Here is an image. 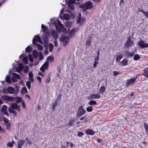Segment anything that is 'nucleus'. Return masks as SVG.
Instances as JSON below:
<instances>
[{
    "label": "nucleus",
    "instance_id": "1",
    "mask_svg": "<svg viewBox=\"0 0 148 148\" xmlns=\"http://www.w3.org/2000/svg\"><path fill=\"white\" fill-rule=\"evenodd\" d=\"M93 7L92 3L90 1H88L81 5V7L83 8L85 11L92 9Z\"/></svg>",
    "mask_w": 148,
    "mask_h": 148
},
{
    "label": "nucleus",
    "instance_id": "2",
    "mask_svg": "<svg viewBox=\"0 0 148 148\" xmlns=\"http://www.w3.org/2000/svg\"><path fill=\"white\" fill-rule=\"evenodd\" d=\"M86 112V110L84 109L83 106H81L78 108V111L76 113V117H79L84 114Z\"/></svg>",
    "mask_w": 148,
    "mask_h": 148
},
{
    "label": "nucleus",
    "instance_id": "3",
    "mask_svg": "<svg viewBox=\"0 0 148 148\" xmlns=\"http://www.w3.org/2000/svg\"><path fill=\"white\" fill-rule=\"evenodd\" d=\"M85 20V18L83 17L81 18V13L78 14L77 17L76 19L77 23H79L80 26L82 25Z\"/></svg>",
    "mask_w": 148,
    "mask_h": 148
},
{
    "label": "nucleus",
    "instance_id": "4",
    "mask_svg": "<svg viewBox=\"0 0 148 148\" xmlns=\"http://www.w3.org/2000/svg\"><path fill=\"white\" fill-rule=\"evenodd\" d=\"M137 45L142 48H147L148 47V44L145 43V42L142 40H141L138 42Z\"/></svg>",
    "mask_w": 148,
    "mask_h": 148
},
{
    "label": "nucleus",
    "instance_id": "5",
    "mask_svg": "<svg viewBox=\"0 0 148 148\" xmlns=\"http://www.w3.org/2000/svg\"><path fill=\"white\" fill-rule=\"evenodd\" d=\"M133 41L131 40L130 36H129L125 44V46L127 48L130 47L132 46Z\"/></svg>",
    "mask_w": 148,
    "mask_h": 148
},
{
    "label": "nucleus",
    "instance_id": "6",
    "mask_svg": "<svg viewBox=\"0 0 148 148\" xmlns=\"http://www.w3.org/2000/svg\"><path fill=\"white\" fill-rule=\"evenodd\" d=\"M75 2V0H69L67 3V5L69 8L72 10H74L75 8L73 5Z\"/></svg>",
    "mask_w": 148,
    "mask_h": 148
},
{
    "label": "nucleus",
    "instance_id": "7",
    "mask_svg": "<svg viewBox=\"0 0 148 148\" xmlns=\"http://www.w3.org/2000/svg\"><path fill=\"white\" fill-rule=\"evenodd\" d=\"M2 99L3 100H6L9 101H12L14 100V97L5 95H3L2 96Z\"/></svg>",
    "mask_w": 148,
    "mask_h": 148
},
{
    "label": "nucleus",
    "instance_id": "8",
    "mask_svg": "<svg viewBox=\"0 0 148 148\" xmlns=\"http://www.w3.org/2000/svg\"><path fill=\"white\" fill-rule=\"evenodd\" d=\"M137 78V77L135 78H133L130 79H127V80L126 83V86H128L129 85L134 83L136 81Z\"/></svg>",
    "mask_w": 148,
    "mask_h": 148
},
{
    "label": "nucleus",
    "instance_id": "9",
    "mask_svg": "<svg viewBox=\"0 0 148 148\" xmlns=\"http://www.w3.org/2000/svg\"><path fill=\"white\" fill-rule=\"evenodd\" d=\"M49 66V62H46L44 63L40 69V70L42 72H44L46 69H48Z\"/></svg>",
    "mask_w": 148,
    "mask_h": 148
},
{
    "label": "nucleus",
    "instance_id": "10",
    "mask_svg": "<svg viewBox=\"0 0 148 148\" xmlns=\"http://www.w3.org/2000/svg\"><path fill=\"white\" fill-rule=\"evenodd\" d=\"M11 107L14 110H17L19 112L20 111V106H18L16 103H13L11 104Z\"/></svg>",
    "mask_w": 148,
    "mask_h": 148
},
{
    "label": "nucleus",
    "instance_id": "11",
    "mask_svg": "<svg viewBox=\"0 0 148 148\" xmlns=\"http://www.w3.org/2000/svg\"><path fill=\"white\" fill-rule=\"evenodd\" d=\"M85 133L87 135H93L95 134V132L92 129H88L86 130Z\"/></svg>",
    "mask_w": 148,
    "mask_h": 148
},
{
    "label": "nucleus",
    "instance_id": "12",
    "mask_svg": "<svg viewBox=\"0 0 148 148\" xmlns=\"http://www.w3.org/2000/svg\"><path fill=\"white\" fill-rule=\"evenodd\" d=\"M7 107L5 105L2 106L1 110L2 112L7 116H9V114L7 111Z\"/></svg>",
    "mask_w": 148,
    "mask_h": 148
},
{
    "label": "nucleus",
    "instance_id": "13",
    "mask_svg": "<svg viewBox=\"0 0 148 148\" xmlns=\"http://www.w3.org/2000/svg\"><path fill=\"white\" fill-rule=\"evenodd\" d=\"M41 28L43 29V32L45 33L46 35H49V32L47 26H45L43 24H42L41 25Z\"/></svg>",
    "mask_w": 148,
    "mask_h": 148
},
{
    "label": "nucleus",
    "instance_id": "14",
    "mask_svg": "<svg viewBox=\"0 0 148 148\" xmlns=\"http://www.w3.org/2000/svg\"><path fill=\"white\" fill-rule=\"evenodd\" d=\"M51 35L55 39H57L58 37V35L56 31L54 29H52L51 31Z\"/></svg>",
    "mask_w": 148,
    "mask_h": 148
},
{
    "label": "nucleus",
    "instance_id": "15",
    "mask_svg": "<svg viewBox=\"0 0 148 148\" xmlns=\"http://www.w3.org/2000/svg\"><path fill=\"white\" fill-rule=\"evenodd\" d=\"M25 140H20L18 141V148H22V146L24 145Z\"/></svg>",
    "mask_w": 148,
    "mask_h": 148
},
{
    "label": "nucleus",
    "instance_id": "16",
    "mask_svg": "<svg viewBox=\"0 0 148 148\" xmlns=\"http://www.w3.org/2000/svg\"><path fill=\"white\" fill-rule=\"evenodd\" d=\"M7 90L9 93L11 94L14 93V88L11 86L8 87L7 89Z\"/></svg>",
    "mask_w": 148,
    "mask_h": 148
},
{
    "label": "nucleus",
    "instance_id": "17",
    "mask_svg": "<svg viewBox=\"0 0 148 148\" xmlns=\"http://www.w3.org/2000/svg\"><path fill=\"white\" fill-rule=\"evenodd\" d=\"M100 97V96L97 94H92L90 96V98L91 99H99Z\"/></svg>",
    "mask_w": 148,
    "mask_h": 148
},
{
    "label": "nucleus",
    "instance_id": "18",
    "mask_svg": "<svg viewBox=\"0 0 148 148\" xmlns=\"http://www.w3.org/2000/svg\"><path fill=\"white\" fill-rule=\"evenodd\" d=\"M143 75L146 77L148 78V68L144 69Z\"/></svg>",
    "mask_w": 148,
    "mask_h": 148
},
{
    "label": "nucleus",
    "instance_id": "19",
    "mask_svg": "<svg viewBox=\"0 0 148 148\" xmlns=\"http://www.w3.org/2000/svg\"><path fill=\"white\" fill-rule=\"evenodd\" d=\"M128 60L127 59H124L121 62V64L122 66H126L127 65Z\"/></svg>",
    "mask_w": 148,
    "mask_h": 148
},
{
    "label": "nucleus",
    "instance_id": "20",
    "mask_svg": "<svg viewBox=\"0 0 148 148\" xmlns=\"http://www.w3.org/2000/svg\"><path fill=\"white\" fill-rule=\"evenodd\" d=\"M36 40L37 41H38L39 43L41 44H42V42L41 40L40 37L38 35L36 36L33 39Z\"/></svg>",
    "mask_w": 148,
    "mask_h": 148
},
{
    "label": "nucleus",
    "instance_id": "21",
    "mask_svg": "<svg viewBox=\"0 0 148 148\" xmlns=\"http://www.w3.org/2000/svg\"><path fill=\"white\" fill-rule=\"evenodd\" d=\"M126 56L129 58L132 57L134 54L133 53H131L128 51H126L125 53Z\"/></svg>",
    "mask_w": 148,
    "mask_h": 148
},
{
    "label": "nucleus",
    "instance_id": "22",
    "mask_svg": "<svg viewBox=\"0 0 148 148\" xmlns=\"http://www.w3.org/2000/svg\"><path fill=\"white\" fill-rule=\"evenodd\" d=\"M32 55L34 58H36L38 55V53L37 51L35 50H34L32 52Z\"/></svg>",
    "mask_w": 148,
    "mask_h": 148
},
{
    "label": "nucleus",
    "instance_id": "23",
    "mask_svg": "<svg viewBox=\"0 0 148 148\" xmlns=\"http://www.w3.org/2000/svg\"><path fill=\"white\" fill-rule=\"evenodd\" d=\"M105 88L104 86H101L99 88V93L100 94H102L105 91Z\"/></svg>",
    "mask_w": 148,
    "mask_h": 148
},
{
    "label": "nucleus",
    "instance_id": "24",
    "mask_svg": "<svg viewBox=\"0 0 148 148\" xmlns=\"http://www.w3.org/2000/svg\"><path fill=\"white\" fill-rule=\"evenodd\" d=\"M88 104L89 105L91 106L97 105V103L95 100H91L88 102Z\"/></svg>",
    "mask_w": 148,
    "mask_h": 148
},
{
    "label": "nucleus",
    "instance_id": "25",
    "mask_svg": "<svg viewBox=\"0 0 148 148\" xmlns=\"http://www.w3.org/2000/svg\"><path fill=\"white\" fill-rule=\"evenodd\" d=\"M14 143V141L13 140H12V142H10V141L8 142L7 144V146L8 147H12L13 146V145Z\"/></svg>",
    "mask_w": 148,
    "mask_h": 148
},
{
    "label": "nucleus",
    "instance_id": "26",
    "mask_svg": "<svg viewBox=\"0 0 148 148\" xmlns=\"http://www.w3.org/2000/svg\"><path fill=\"white\" fill-rule=\"evenodd\" d=\"M16 102L17 103H19L21 102H22V98L21 97H17L15 98Z\"/></svg>",
    "mask_w": 148,
    "mask_h": 148
},
{
    "label": "nucleus",
    "instance_id": "27",
    "mask_svg": "<svg viewBox=\"0 0 148 148\" xmlns=\"http://www.w3.org/2000/svg\"><path fill=\"white\" fill-rule=\"evenodd\" d=\"M91 42V38H88L86 42V46H89L90 45Z\"/></svg>",
    "mask_w": 148,
    "mask_h": 148
},
{
    "label": "nucleus",
    "instance_id": "28",
    "mask_svg": "<svg viewBox=\"0 0 148 148\" xmlns=\"http://www.w3.org/2000/svg\"><path fill=\"white\" fill-rule=\"evenodd\" d=\"M32 47H30V46H28L25 49V51L28 53H30L32 51Z\"/></svg>",
    "mask_w": 148,
    "mask_h": 148
},
{
    "label": "nucleus",
    "instance_id": "29",
    "mask_svg": "<svg viewBox=\"0 0 148 148\" xmlns=\"http://www.w3.org/2000/svg\"><path fill=\"white\" fill-rule=\"evenodd\" d=\"M21 92L23 94L26 93L27 92V91L26 87H23L22 89Z\"/></svg>",
    "mask_w": 148,
    "mask_h": 148
},
{
    "label": "nucleus",
    "instance_id": "30",
    "mask_svg": "<svg viewBox=\"0 0 148 148\" xmlns=\"http://www.w3.org/2000/svg\"><path fill=\"white\" fill-rule=\"evenodd\" d=\"M12 75L14 77L16 78L17 79H21V77L20 76L16 73H13Z\"/></svg>",
    "mask_w": 148,
    "mask_h": 148
},
{
    "label": "nucleus",
    "instance_id": "31",
    "mask_svg": "<svg viewBox=\"0 0 148 148\" xmlns=\"http://www.w3.org/2000/svg\"><path fill=\"white\" fill-rule=\"evenodd\" d=\"M60 27L62 28L61 31L64 33H66V28L64 27L63 24L60 25Z\"/></svg>",
    "mask_w": 148,
    "mask_h": 148
},
{
    "label": "nucleus",
    "instance_id": "32",
    "mask_svg": "<svg viewBox=\"0 0 148 148\" xmlns=\"http://www.w3.org/2000/svg\"><path fill=\"white\" fill-rule=\"evenodd\" d=\"M75 29H72L70 32L69 34V36H74L75 32Z\"/></svg>",
    "mask_w": 148,
    "mask_h": 148
},
{
    "label": "nucleus",
    "instance_id": "33",
    "mask_svg": "<svg viewBox=\"0 0 148 148\" xmlns=\"http://www.w3.org/2000/svg\"><path fill=\"white\" fill-rule=\"evenodd\" d=\"M144 126L145 131L146 132H148V124L146 122L144 123Z\"/></svg>",
    "mask_w": 148,
    "mask_h": 148
},
{
    "label": "nucleus",
    "instance_id": "34",
    "mask_svg": "<svg viewBox=\"0 0 148 148\" xmlns=\"http://www.w3.org/2000/svg\"><path fill=\"white\" fill-rule=\"evenodd\" d=\"M63 18L66 20H69L70 18V16L68 14H64L63 15Z\"/></svg>",
    "mask_w": 148,
    "mask_h": 148
},
{
    "label": "nucleus",
    "instance_id": "35",
    "mask_svg": "<svg viewBox=\"0 0 148 148\" xmlns=\"http://www.w3.org/2000/svg\"><path fill=\"white\" fill-rule=\"evenodd\" d=\"M5 81L9 83H11L10 77L9 75H7L5 78Z\"/></svg>",
    "mask_w": 148,
    "mask_h": 148
},
{
    "label": "nucleus",
    "instance_id": "36",
    "mask_svg": "<svg viewBox=\"0 0 148 148\" xmlns=\"http://www.w3.org/2000/svg\"><path fill=\"white\" fill-rule=\"evenodd\" d=\"M140 58V56L138 54H135L133 58V60H137Z\"/></svg>",
    "mask_w": 148,
    "mask_h": 148
},
{
    "label": "nucleus",
    "instance_id": "37",
    "mask_svg": "<svg viewBox=\"0 0 148 148\" xmlns=\"http://www.w3.org/2000/svg\"><path fill=\"white\" fill-rule=\"evenodd\" d=\"M86 111L88 112H91L93 110V107L92 106H88L86 108Z\"/></svg>",
    "mask_w": 148,
    "mask_h": 148
},
{
    "label": "nucleus",
    "instance_id": "38",
    "mask_svg": "<svg viewBox=\"0 0 148 148\" xmlns=\"http://www.w3.org/2000/svg\"><path fill=\"white\" fill-rule=\"evenodd\" d=\"M66 38L65 35H62L60 37V40L61 41H64Z\"/></svg>",
    "mask_w": 148,
    "mask_h": 148
},
{
    "label": "nucleus",
    "instance_id": "39",
    "mask_svg": "<svg viewBox=\"0 0 148 148\" xmlns=\"http://www.w3.org/2000/svg\"><path fill=\"white\" fill-rule=\"evenodd\" d=\"M75 120L74 119L70 120L68 124L69 126L72 127L73 126V124Z\"/></svg>",
    "mask_w": 148,
    "mask_h": 148
},
{
    "label": "nucleus",
    "instance_id": "40",
    "mask_svg": "<svg viewBox=\"0 0 148 148\" xmlns=\"http://www.w3.org/2000/svg\"><path fill=\"white\" fill-rule=\"evenodd\" d=\"M47 59L49 61L53 62L54 60L53 57L51 56H49L47 58Z\"/></svg>",
    "mask_w": 148,
    "mask_h": 148
},
{
    "label": "nucleus",
    "instance_id": "41",
    "mask_svg": "<svg viewBox=\"0 0 148 148\" xmlns=\"http://www.w3.org/2000/svg\"><path fill=\"white\" fill-rule=\"evenodd\" d=\"M29 60V61L31 62H33L34 61V59L31 54H29L28 55Z\"/></svg>",
    "mask_w": 148,
    "mask_h": 148
},
{
    "label": "nucleus",
    "instance_id": "42",
    "mask_svg": "<svg viewBox=\"0 0 148 148\" xmlns=\"http://www.w3.org/2000/svg\"><path fill=\"white\" fill-rule=\"evenodd\" d=\"M26 84L27 88L29 89H30L31 88V82L29 81H28L26 82Z\"/></svg>",
    "mask_w": 148,
    "mask_h": 148
},
{
    "label": "nucleus",
    "instance_id": "43",
    "mask_svg": "<svg viewBox=\"0 0 148 148\" xmlns=\"http://www.w3.org/2000/svg\"><path fill=\"white\" fill-rule=\"evenodd\" d=\"M64 40H65V44L64 45V46H66L69 41V37L66 36V38Z\"/></svg>",
    "mask_w": 148,
    "mask_h": 148
},
{
    "label": "nucleus",
    "instance_id": "44",
    "mask_svg": "<svg viewBox=\"0 0 148 148\" xmlns=\"http://www.w3.org/2000/svg\"><path fill=\"white\" fill-rule=\"evenodd\" d=\"M8 110L9 112L11 113H13L15 112V111L14 110L12 107H9Z\"/></svg>",
    "mask_w": 148,
    "mask_h": 148
},
{
    "label": "nucleus",
    "instance_id": "45",
    "mask_svg": "<svg viewBox=\"0 0 148 148\" xmlns=\"http://www.w3.org/2000/svg\"><path fill=\"white\" fill-rule=\"evenodd\" d=\"M84 135V134L81 132L78 131L77 132V136L79 137H82Z\"/></svg>",
    "mask_w": 148,
    "mask_h": 148
},
{
    "label": "nucleus",
    "instance_id": "46",
    "mask_svg": "<svg viewBox=\"0 0 148 148\" xmlns=\"http://www.w3.org/2000/svg\"><path fill=\"white\" fill-rule=\"evenodd\" d=\"M29 71V68L28 66H26L24 68V73H27Z\"/></svg>",
    "mask_w": 148,
    "mask_h": 148
},
{
    "label": "nucleus",
    "instance_id": "47",
    "mask_svg": "<svg viewBox=\"0 0 148 148\" xmlns=\"http://www.w3.org/2000/svg\"><path fill=\"white\" fill-rule=\"evenodd\" d=\"M56 30L58 33H60L61 32L62 28L60 27H58V26H56Z\"/></svg>",
    "mask_w": 148,
    "mask_h": 148
},
{
    "label": "nucleus",
    "instance_id": "48",
    "mask_svg": "<svg viewBox=\"0 0 148 148\" xmlns=\"http://www.w3.org/2000/svg\"><path fill=\"white\" fill-rule=\"evenodd\" d=\"M39 59L41 60L43 59V57L41 52H40L39 53Z\"/></svg>",
    "mask_w": 148,
    "mask_h": 148
},
{
    "label": "nucleus",
    "instance_id": "49",
    "mask_svg": "<svg viewBox=\"0 0 148 148\" xmlns=\"http://www.w3.org/2000/svg\"><path fill=\"white\" fill-rule=\"evenodd\" d=\"M6 128L8 130H10L11 129V125L10 123H8L6 124Z\"/></svg>",
    "mask_w": 148,
    "mask_h": 148
},
{
    "label": "nucleus",
    "instance_id": "50",
    "mask_svg": "<svg viewBox=\"0 0 148 148\" xmlns=\"http://www.w3.org/2000/svg\"><path fill=\"white\" fill-rule=\"evenodd\" d=\"M38 46V49L39 50H42L43 49V47L40 44H38L37 45Z\"/></svg>",
    "mask_w": 148,
    "mask_h": 148
},
{
    "label": "nucleus",
    "instance_id": "51",
    "mask_svg": "<svg viewBox=\"0 0 148 148\" xmlns=\"http://www.w3.org/2000/svg\"><path fill=\"white\" fill-rule=\"evenodd\" d=\"M51 80V78L50 75L46 80L45 82L46 83H48L50 82Z\"/></svg>",
    "mask_w": 148,
    "mask_h": 148
},
{
    "label": "nucleus",
    "instance_id": "52",
    "mask_svg": "<svg viewBox=\"0 0 148 148\" xmlns=\"http://www.w3.org/2000/svg\"><path fill=\"white\" fill-rule=\"evenodd\" d=\"M12 81L13 82H16L17 81V78L13 76L11 78Z\"/></svg>",
    "mask_w": 148,
    "mask_h": 148
},
{
    "label": "nucleus",
    "instance_id": "53",
    "mask_svg": "<svg viewBox=\"0 0 148 148\" xmlns=\"http://www.w3.org/2000/svg\"><path fill=\"white\" fill-rule=\"evenodd\" d=\"M38 41H37L36 40H35L34 39H33L32 41V43L33 44L35 45H37L38 44H37Z\"/></svg>",
    "mask_w": 148,
    "mask_h": 148
},
{
    "label": "nucleus",
    "instance_id": "54",
    "mask_svg": "<svg viewBox=\"0 0 148 148\" xmlns=\"http://www.w3.org/2000/svg\"><path fill=\"white\" fill-rule=\"evenodd\" d=\"M23 61L25 62L26 64H27L28 62V59L27 58L23 57Z\"/></svg>",
    "mask_w": 148,
    "mask_h": 148
},
{
    "label": "nucleus",
    "instance_id": "55",
    "mask_svg": "<svg viewBox=\"0 0 148 148\" xmlns=\"http://www.w3.org/2000/svg\"><path fill=\"white\" fill-rule=\"evenodd\" d=\"M18 66L19 68H18V69H20L21 70H22L23 69V67L22 66V65L21 64H20L18 65Z\"/></svg>",
    "mask_w": 148,
    "mask_h": 148
},
{
    "label": "nucleus",
    "instance_id": "56",
    "mask_svg": "<svg viewBox=\"0 0 148 148\" xmlns=\"http://www.w3.org/2000/svg\"><path fill=\"white\" fill-rule=\"evenodd\" d=\"M3 120L4 121V122L6 123H9V122H8V119H6V118H3Z\"/></svg>",
    "mask_w": 148,
    "mask_h": 148
},
{
    "label": "nucleus",
    "instance_id": "57",
    "mask_svg": "<svg viewBox=\"0 0 148 148\" xmlns=\"http://www.w3.org/2000/svg\"><path fill=\"white\" fill-rule=\"evenodd\" d=\"M48 41V39L47 36L43 38V41L45 43H46Z\"/></svg>",
    "mask_w": 148,
    "mask_h": 148
},
{
    "label": "nucleus",
    "instance_id": "58",
    "mask_svg": "<svg viewBox=\"0 0 148 148\" xmlns=\"http://www.w3.org/2000/svg\"><path fill=\"white\" fill-rule=\"evenodd\" d=\"M98 64V62L95 61L93 64V67L94 68H95L97 66V64Z\"/></svg>",
    "mask_w": 148,
    "mask_h": 148
},
{
    "label": "nucleus",
    "instance_id": "59",
    "mask_svg": "<svg viewBox=\"0 0 148 148\" xmlns=\"http://www.w3.org/2000/svg\"><path fill=\"white\" fill-rule=\"evenodd\" d=\"M113 73L114 76H116V75H117L118 74H119V72L118 71H113Z\"/></svg>",
    "mask_w": 148,
    "mask_h": 148
},
{
    "label": "nucleus",
    "instance_id": "60",
    "mask_svg": "<svg viewBox=\"0 0 148 148\" xmlns=\"http://www.w3.org/2000/svg\"><path fill=\"white\" fill-rule=\"evenodd\" d=\"M22 106L23 108H25L26 107L25 102L23 101H22Z\"/></svg>",
    "mask_w": 148,
    "mask_h": 148
},
{
    "label": "nucleus",
    "instance_id": "61",
    "mask_svg": "<svg viewBox=\"0 0 148 148\" xmlns=\"http://www.w3.org/2000/svg\"><path fill=\"white\" fill-rule=\"evenodd\" d=\"M29 80L31 81L32 82H33L34 80V79L33 78V77H29Z\"/></svg>",
    "mask_w": 148,
    "mask_h": 148
},
{
    "label": "nucleus",
    "instance_id": "62",
    "mask_svg": "<svg viewBox=\"0 0 148 148\" xmlns=\"http://www.w3.org/2000/svg\"><path fill=\"white\" fill-rule=\"evenodd\" d=\"M120 60V55L118 56L116 58V60L117 61H119Z\"/></svg>",
    "mask_w": 148,
    "mask_h": 148
},
{
    "label": "nucleus",
    "instance_id": "63",
    "mask_svg": "<svg viewBox=\"0 0 148 148\" xmlns=\"http://www.w3.org/2000/svg\"><path fill=\"white\" fill-rule=\"evenodd\" d=\"M57 105V103L56 102L53 103L52 106V108L53 110L55 109L56 106Z\"/></svg>",
    "mask_w": 148,
    "mask_h": 148
},
{
    "label": "nucleus",
    "instance_id": "64",
    "mask_svg": "<svg viewBox=\"0 0 148 148\" xmlns=\"http://www.w3.org/2000/svg\"><path fill=\"white\" fill-rule=\"evenodd\" d=\"M29 77H33V74L32 71H30L29 73Z\"/></svg>",
    "mask_w": 148,
    "mask_h": 148
}]
</instances>
